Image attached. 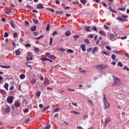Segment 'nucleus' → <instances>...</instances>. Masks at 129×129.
Here are the masks:
<instances>
[{
	"mask_svg": "<svg viewBox=\"0 0 129 129\" xmlns=\"http://www.w3.org/2000/svg\"><path fill=\"white\" fill-rule=\"evenodd\" d=\"M50 27V24H47V27H46V31H48L49 30Z\"/></svg>",
	"mask_w": 129,
	"mask_h": 129,
	"instance_id": "43",
	"label": "nucleus"
},
{
	"mask_svg": "<svg viewBox=\"0 0 129 129\" xmlns=\"http://www.w3.org/2000/svg\"><path fill=\"white\" fill-rule=\"evenodd\" d=\"M73 4L75 5V4H79V3L78 1H77L76 2L74 1V2H73Z\"/></svg>",
	"mask_w": 129,
	"mask_h": 129,
	"instance_id": "63",
	"label": "nucleus"
},
{
	"mask_svg": "<svg viewBox=\"0 0 129 129\" xmlns=\"http://www.w3.org/2000/svg\"><path fill=\"white\" fill-rule=\"evenodd\" d=\"M15 107H19L20 105V102H16L15 104Z\"/></svg>",
	"mask_w": 129,
	"mask_h": 129,
	"instance_id": "25",
	"label": "nucleus"
},
{
	"mask_svg": "<svg viewBox=\"0 0 129 129\" xmlns=\"http://www.w3.org/2000/svg\"><path fill=\"white\" fill-rule=\"evenodd\" d=\"M123 69H124V70H125L126 71L129 72V68L126 67H124V68H123Z\"/></svg>",
	"mask_w": 129,
	"mask_h": 129,
	"instance_id": "53",
	"label": "nucleus"
},
{
	"mask_svg": "<svg viewBox=\"0 0 129 129\" xmlns=\"http://www.w3.org/2000/svg\"><path fill=\"white\" fill-rule=\"evenodd\" d=\"M103 102L104 103V105H105V108L108 109L110 106V104L107 101L106 95L103 94Z\"/></svg>",
	"mask_w": 129,
	"mask_h": 129,
	"instance_id": "1",
	"label": "nucleus"
},
{
	"mask_svg": "<svg viewBox=\"0 0 129 129\" xmlns=\"http://www.w3.org/2000/svg\"><path fill=\"white\" fill-rule=\"evenodd\" d=\"M8 36H9V34L7 32H5L4 35V38H8Z\"/></svg>",
	"mask_w": 129,
	"mask_h": 129,
	"instance_id": "45",
	"label": "nucleus"
},
{
	"mask_svg": "<svg viewBox=\"0 0 129 129\" xmlns=\"http://www.w3.org/2000/svg\"><path fill=\"white\" fill-rule=\"evenodd\" d=\"M88 117V116L87 115H84L83 116V119L86 120Z\"/></svg>",
	"mask_w": 129,
	"mask_h": 129,
	"instance_id": "52",
	"label": "nucleus"
},
{
	"mask_svg": "<svg viewBox=\"0 0 129 129\" xmlns=\"http://www.w3.org/2000/svg\"><path fill=\"white\" fill-rule=\"evenodd\" d=\"M52 43V38H51L50 39H49V45H51Z\"/></svg>",
	"mask_w": 129,
	"mask_h": 129,
	"instance_id": "55",
	"label": "nucleus"
},
{
	"mask_svg": "<svg viewBox=\"0 0 129 129\" xmlns=\"http://www.w3.org/2000/svg\"><path fill=\"white\" fill-rule=\"evenodd\" d=\"M109 9H110V10L112 12H113V13H117V12H116L115 10H112V9H111V7L109 8Z\"/></svg>",
	"mask_w": 129,
	"mask_h": 129,
	"instance_id": "61",
	"label": "nucleus"
},
{
	"mask_svg": "<svg viewBox=\"0 0 129 129\" xmlns=\"http://www.w3.org/2000/svg\"><path fill=\"white\" fill-rule=\"evenodd\" d=\"M115 57H116V55L115 54H112L111 58H112L113 60H115Z\"/></svg>",
	"mask_w": 129,
	"mask_h": 129,
	"instance_id": "41",
	"label": "nucleus"
},
{
	"mask_svg": "<svg viewBox=\"0 0 129 129\" xmlns=\"http://www.w3.org/2000/svg\"><path fill=\"white\" fill-rule=\"evenodd\" d=\"M32 13H35L36 14H38V11L37 10H32Z\"/></svg>",
	"mask_w": 129,
	"mask_h": 129,
	"instance_id": "64",
	"label": "nucleus"
},
{
	"mask_svg": "<svg viewBox=\"0 0 129 129\" xmlns=\"http://www.w3.org/2000/svg\"><path fill=\"white\" fill-rule=\"evenodd\" d=\"M71 32L70 31L68 30L66 33H65V35L66 36H70L71 35Z\"/></svg>",
	"mask_w": 129,
	"mask_h": 129,
	"instance_id": "17",
	"label": "nucleus"
},
{
	"mask_svg": "<svg viewBox=\"0 0 129 129\" xmlns=\"http://www.w3.org/2000/svg\"><path fill=\"white\" fill-rule=\"evenodd\" d=\"M70 113L75 114L76 115H79L80 114V112L75 111H71Z\"/></svg>",
	"mask_w": 129,
	"mask_h": 129,
	"instance_id": "13",
	"label": "nucleus"
},
{
	"mask_svg": "<svg viewBox=\"0 0 129 129\" xmlns=\"http://www.w3.org/2000/svg\"><path fill=\"white\" fill-rule=\"evenodd\" d=\"M55 14L60 15L63 14V12H62V11H56Z\"/></svg>",
	"mask_w": 129,
	"mask_h": 129,
	"instance_id": "29",
	"label": "nucleus"
},
{
	"mask_svg": "<svg viewBox=\"0 0 129 129\" xmlns=\"http://www.w3.org/2000/svg\"><path fill=\"white\" fill-rule=\"evenodd\" d=\"M36 95L37 97H40L41 95V92H38L36 93Z\"/></svg>",
	"mask_w": 129,
	"mask_h": 129,
	"instance_id": "50",
	"label": "nucleus"
},
{
	"mask_svg": "<svg viewBox=\"0 0 129 129\" xmlns=\"http://www.w3.org/2000/svg\"><path fill=\"white\" fill-rule=\"evenodd\" d=\"M25 24L26 26H28L29 25V23L27 20L25 21Z\"/></svg>",
	"mask_w": 129,
	"mask_h": 129,
	"instance_id": "51",
	"label": "nucleus"
},
{
	"mask_svg": "<svg viewBox=\"0 0 129 129\" xmlns=\"http://www.w3.org/2000/svg\"><path fill=\"white\" fill-rule=\"evenodd\" d=\"M118 66H119V67H123V64H122V62H121V61H119L118 62V65H117Z\"/></svg>",
	"mask_w": 129,
	"mask_h": 129,
	"instance_id": "39",
	"label": "nucleus"
},
{
	"mask_svg": "<svg viewBox=\"0 0 129 129\" xmlns=\"http://www.w3.org/2000/svg\"><path fill=\"white\" fill-rule=\"evenodd\" d=\"M116 19L119 21H121V22H124L125 20L124 19H122L121 17H118L116 18Z\"/></svg>",
	"mask_w": 129,
	"mask_h": 129,
	"instance_id": "30",
	"label": "nucleus"
},
{
	"mask_svg": "<svg viewBox=\"0 0 129 129\" xmlns=\"http://www.w3.org/2000/svg\"><path fill=\"white\" fill-rule=\"evenodd\" d=\"M36 29H37V27L36 26H32L30 28V30L32 31H36Z\"/></svg>",
	"mask_w": 129,
	"mask_h": 129,
	"instance_id": "18",
	"label": "nucleus"
},
{
	"mask_svg": "<svg viewBox=\"0 0 129 129\" xmlns=\"http://www.w3.org/2000/svg\"><path fill=\"white\" fill-rule=\"evenodd\" d=\"M106 48L109 50V51H111V47H110L109 46H106Z\"/></svg>",
	"mask_w": 129,
	"mask_h": 129,
	"instance_id": "54",
	"label": "nucleus"
},
{
	"mask_svg": "<svg viewBox=\"0 0 129 129\" xmlns=\"http://www.w3.org/2000/svg\"><path fill=\"white\" fill-rule=\"evenodd\" d=\"M0 67H1L2 68L5 69H10V68H11V66H3V65H1Z\"/></svg>",
	"mask_w": 129,
	"mask_h": 129,
	"instance_id": "12",
	"label": "nucleus"
},
{
	"mask_svg": "<svg viewBox=\"0 0 129 129\" xmlns=\"http://www.w3.org/2000/svg\"><path fill=\"white\" fill-rule=\"evenodd\" d=\"M12 45H13V47H15L16 42H15L14 40H12Z\"/></svg>",
	"mask_w": 129,
	"mask_h": 129,
	"instance_id": "48",
	"label": "nucleus"
},
{
	"mask_svg": "<svg viewBox=\"0 0 129 129\" xmlns=\"http://www.w3.org/2000/svg\"><path fill=\"white\" fill-rule=\"evenodd\" d=\"M34 51L37 52H40V49L38 47H34Z\"/></svg>",
	"mask_w": 129,
	"mask_h": 129,
	"instance_id": "35",
	"label": "nucleus"
},
{
	"mask_svg": "<svg viewBox=\"0 0 129 129\" xmlns=\"http://www.w3.org/2000/svg\"><path fill=\"white\" fill-rule=\"evenodd\" d=\"M11 108L10 106H7L6 108H5V112L8 113L11 111Z\"/></svg>",
	"mask_w": 129,
	"mask_h": 129,
	"instance_id": "10",
	"label": "nucleus"
},
{
	"mask_svg": "<svg viewBox=\"0 0 129 129\" xmlns=\"http://www.w3.org/2000/svg\"><path fill=\"white\" fill-rule=\"evenodd\" d=\"M91 30H93V31H97V29L96 26H93V27L91 28Z\"/></svg>",
	"mask_w": 129,
	"mask_h": 129,
	"instance_id": "36",
	"label": "nucleus"
},
{
	"mask_svg": "<svg viewBox=\"0 0 129 129\" xmlns=\"http://www.w3.org/2000/svg\"><path fill=\"white\" fill-rule=\"evenodd\" d=\"M113 52L115 54H120V53L119 52V51H118L117 50H113Z\"/></svg>",
	"mask_w": 129,
	"mask_h": 129,
	"instance_id": "42",
	"label": "nucleus"
},
{
	"mask_svg": "<svg viewBox=\"0 0 129 129\" xmlns=\"http://www.w3.org/2000/svg\"><path fill=\"white\" fill-rule=\"evenodd\" d=\"M31 46V45L29 43H27L25 44L26 47H30Z\"/></svg>",
	"mask_w": 129,
	"mask_h": 129,
	"instance_id": "60",
	"label": "nucleus"
},
{
	"mask_svg": "<svg viewBox=\"0 0 129 129\" xmlns=\"http://www.w3.org/2000/svg\"><path fill=\"white\" fill-rule=\"evenodd\" d=\"M19 78L20 79H24L26 78L25 75L21 74L20 75Z\"/></svg>",
	"mask_w": 129,
	"mask_h": 129,
	"instance_id": "22",
	"label": "nucleus"
},
{
	"mask_svg": "<svg viewBox=\"0 0 129 129\" xmlns=\"http://www.w3.org/2000/svg\"><path fill=\"white\" fill-rule=\"evenodd\" d=\"M110 120L111 119L110 118H106L105 121V123L104 124V126H106L107 124L110 121Z\"/></svg>",
	"mask_w": 129,
	"mask_h": 129,
	"instance_id": "7",
	"label": "nucleus"
},
{
	"mask_svg": "<svg viewBox=\"0 0 129 129\" xmlns=\"http://www.w3.org/2000/svg\"><path fill=\"white\" fill-rule=\"evenodd\" d=\"M26 7H27V8H28L29 9H31L32 10L33 9V7H32V6H29V5H27Z\"/></svg>",
	"mask_w": 129,
	"mask_h": 129,
	"instance_id": "47",
	"label": "nucleus"
},
{
	"mask_svg": "<svg viewBox=\"0 0 129 129\" xmlns=\"http://www.w3.org/2000/svg\"><path fill=\"white\" fill-rule=\"evenodd\" d=\"M102 4L104 6V7H105V8L107 7V5L106 4V3L105 2H102Z\"/></svg>",
	"mask_w": 129,
	"mask_h": 129,
	"instance_id": "46",
	"label": "nucleus"
},
{
	"mask_svg": "<svg viewBox=\"0 0 129 129\" xmlns=\"http://www.w3.org/2000/svg\"><path fill=\"white\" fill-rule=\"evenodd\" d=\"M112 78H113V80L114 81V84L115 85H121V82L120 80H119L116 76H112Z\"/></svg>",
	"mask_w": 129,
	"mask_h": 129,
	"instance_id": "2",
	"label": "nucleus"
},
{
	"mask_svg": "<svg viewBox=\"0 0 129 129\" xmlns=\"http://www.w3.org/2000/svg\"><path fill=\"white\" fill-rule=\"evenodd\" d=\"M102 70L109 67V65L108 64H102Z\"/></svg>",
	"mask_w": 129,
	"mask_h": 129,
	"instance_id": "28",
	"label": "nucleus"
},
{
	"mask_svg": "<svg viewBox=\"0 0 129 129\" xmlns=\"http://www.w3.org/2000/svg\"><path fill=\"white\" fill-rule=\"evenodd\" d=\"M23 112L24 113H28L29 112V110L28 109H25L23 110Z\"/></svg>",
	"mask_w": 129,
	"mask_h": 129,
	"instance_id": "58",
	"label": "nucleus"
},
{
	"mask_svg": "<svg viewBox=\"0 0 129 129\" xmlns=\"http://www.w3.org/2000/svg\"><path fill=\"white\" fill-rule=\"evenodd\" d=\"M47 57L49 58H52L53 59H55L56 58V57L53 55H48Z\"/></svg>",
	"mask_w": 129,
	"mask_h": 129,
	"instance_id": "16",
	"label": "nucleus"
},
{
	"mask_svg": "<svg viewBox=\"0 0 129 129\" xmlns=\"http://www.w3.org/2000/svg\"><path fill=\"white\" fill-rule=\"evenodd\" d=\"M29 121H30V119H27L23 122V124H27Z\"/></svg>",
	"mask_w": 129,
	"mask_h": 129,
	"instance_id": "38",
	"label": "nucleus"
},
{
	"mask_svg": "<svg viewBox=\"0 0 129 129\" xmlns=\"http://www.w3.org/2000/svg\"><path fill=\"white\" fill-rule=\"evenodd\" d=\"M49 107H50L49 105L46 106L43 108V110H42V111L44 112L46 111L49 108Z\"/></svg>",
	"mask_w": 129,
	"mask_h": 129,
	"instance_id": "34",
	"label": "nucleus"
},
{
	"mask_svg": "<svg viewBox=\"0 0 129 129\" xmlns=\"http://www.w3.org/2000/svg\"><path fill=\"white\" fill-rule=\"evenodd\" d=\"M57 31H54L53 33H52V36H56V35H57Z\"/></svg>",
	"mask_w": 129,
	"mask_h": 129,
	"instance_id": "49",
	"label": "nucleus"
},
{
	"mask_svg": "<svg viewBox=\"0 0 129 129\" xmlns=\"http://www.w3.org/2000/svg\"><path fill=\"white\" fill-rule=\"evenodd\" d=\"M93 47H90V48L88 49L87 51L88 52H90V51H92Z\"/></svg>",
	"mask_w": 129,
	"mask_h": 129,
	"instance_id": "57",
	"label": "nucleus"
},
{
	"mask_svg": "<svg viewBox=\"0 0 129 129\" xmlns=\"http://www.w3.org/2000/svg\"><path fill=\"white\" fill-rule=\"evenodd\" d=\"M97 51H98V47H97V46H95V47H94V49H93V50L92 51V54H94L96 52H97Z\"/></svg>",
	"mask_w": 129,
	"mask_h": 129,
	"instance_id": "8",
	"label": "nucleus"
},
{
	"mask_svg": "<svg viewBox=\"0 0 129 129\" xmlns=\"http://www.w3.org/2000/svg\"><path fill=\"white\" fill-rule=\"evenodd\" d=\"M110 39L112 41H115L116 40L114 34L112 33L110 34Z\"/></svg>",
	"mask_w": 129,
	"mask_h": 129,
	"instance_id": "5",
	"label": "nucleus"
},
{
	"mask_svg": "<svg viewBox=\"0 0 129 129\" xmlns=\"http://www.w3.org/2000/svg\"><path fill=\"white\" fill-rule=\"evenodd\" d=\"M74 52V50H73L72 49H68L67 50V53H73Z\"/></svg>",
	"mask_w": 129,
	"mask_h": 129,
	"instance_id": "21",
	"label": "nucleus"
},
{
	"mask_svg": "<svg viewBox=\"0 0 129 129\" xmlns=\"http://www.w3.org/2000/svg\"><path fill=\"white\" fill-rule=\"evenodd\" d=\"M50 127V125H47L45 126V127L44 128V129H49Z\"/></svg>",
	"mask_w": 129,
	"mask_h": 129,
	"instance_id": "56",
	"label": "nucleus"
},
{
	"mask_svg": "<svg viewBox=\"0 0 129 129\" xmlns=\"http://www.w3.org/2000/svg\"><path fill=\"white\" fill-rule=\"evenodd\" d=\"M11 13H12V10H7V11L5 12V14L9 15Z\"/></svg>",
	"mask_w": 129,
	"mask_h": 129,
	"instance_id": "23",
	"label": "nucleus"
},
{
	"mask_svg": "<svg viewBox=\"0 0 129 129\" xmlns=\"http://www.w3.org/2000/svg\"><path fill=\"white\" fill-rule=\"evenodd\" d=\"M104 28H105V29H106V30H109V27L108 26H106V25H104Z\"/></svg>",
	"mask_w": 129,
	"mask_h": 129,
	"instance_id": "59",
	"label": "nucleus"
},
{
	"mask_svg": "<svg viewBox=\"0 0 129 129\" xmlns=\"http://www.w3.org/2000/svg\"><path fill=\"white\" fill-rule=\"evenodd\" d=\"M99 33L100 35L103 36V37H106V33L102 30H100Z\"/></svg>",
	"mask_w": 129,
	"mask_h": 129,
	"instance_id": "9",
	"label": "nucleus"
},
{
	"mask_svg": "<svg viewBox=\"0 0 129 129\" xmlns=\"http://www.w3.org/2000/svg\"><path fill=\"white\" fill-rule=\"evenodd\" d=\"M49 85V81H44V83H43V85H44L45 86H47Z\"/></svg>",
	"mask_w": 129,
	"mask_h": 129,
	"instance_id": "19",
	"label": "nucleus"
},
{
	"mask_svg": "<svg viewBox=\"0 0 129 129\" xmlns=\"http://www.w3.org/2000/svg\"><path fill=\"white\" fill-rule=\"evenodd\" d=\"M10 24H11V26L12 28H15V24L14 20H10Z\"/></svg>",
	"mask_w": 129,
	"mask_h": 129,
	"instance_id": "6",
	"label": "nucleus"
},
{
	"mask_svg": "<svg viewBox=\"0 0 129 129\" xmlns=\"http://www.w3.org/2000/svg\"><path fill=\"white\" fill-rule=\"evenodd\" d=\"M14 97L12 96H10L7 98V102L9 104H12L13 102Z\"/></svg>",
	"mask_w": 129,
	"mask_h": 129,
	"instance_id": "3",
	"label": "nucleus"
},
{
	"mask_svg": "<svg viewBox=\"0 0 129 129\" xmlns=\"http://www.w3.org/2000/svg\"><path fill=\"white\" fill-rule=\"evenodd\" d=\"M14 37H15V38L18 37V33H14Z\"/></svg>",
	"mask_w": 129,
	"mask_h": 129,
	"instance_id": "62",
	"label": "nucleus"
},
{
	"mask_svg": "<svg viewBox=\"0 0 129 129\" xmlns=\"http://www.w3.org/2000/svg\"><path fill=\"white\" fill-rule=\"evenodd\" d=\"M37 8L39 9H44V7L43 6V4H39L37 5Z\"/></svg>",
	"mask_w": 129,
	"mask_h": 129,
	"instance_id": "11",
	"label": "nucleus"
},
{
	"mask_svg": "<svg viewBox=\"0 0 129 129\" xmlns=\"http://www.w3.org/2000/svg\"><path fill=\"white\" fill-rule=\"evenodd\" d=\"M33 59V57H32V54L29 53L28 55H27V57H26V60L27 61H30L32 60Z\"/></svg>",
	"mask_w": 129,
	"mask_h": 129,
	"instance_id": "4",
	"label": "nucleus"
},
{
	"mask_svg": "<svg viewBox=\"0 0 129 129\" xmlns=\"http://www.w3.org/2000/svg\"><path fill=\"white\" fill-rule=\"evenodd\" d=\"M96 68L99 70H102V64L97 65Z\"/></svg>",
	"mask_w": 129,
	"mask_h": 129,
	"instance_id": "26",
	"label": "nucleus"
},
{
	"mask_svg": "<svg viewBox=\"0 0 129 129\" xmlns=\"http://www.w3.org/2000/svg\"><path fill=\"white\" fill-rule=\"evenodd\" d=\"M121 18L124 19H126L128 18V16L127 15H121Z\"/></svg>",
	"mask_w": 129,
	"mask_h": 129,
	"instance_id": "32",
	"label": "nucleus"
},
{
	"mask_svg": "<svg viewBox=\"0 0 129 129\" xmlns=\"http://www.w3.org/2000/svg\"><path fill=\"white\" fill-rule=\"evenodd\" d=\"M80 2L82 3V4L84 5L86 4V0H80Z\"/></svg>",
	"mask_w": 129,
	"mask_h": 129,
	"instance_id": "44",
	"label": "nucleus"
},
{
	"mask_svg": "<svg viewBox=\"0 0 129 129\" xmlns=\"http://www.w3.org/2000/svg\"><path fill=\"white\" fill-rule=\"evenodd\" d=\"M91 27L90 26H86L85 27V30L88 31V32H91V30H90V28Z\"/></svg>",
	"mask_w": 129,
	"mask_h": 129,
	"instance_id": "15",
	"label": "nucleus"
},
{
	"mask_svg": "<svg viewBox=\"0 0 129 129\" xmlns=\"http://www.w3.org/2000/svg\"><path fill=\"white\" fill-rule=\"evenodd\" d=\"M8 86L9 84L7 83H5L4 85V88L6 89V90L8 91Z\"/></svg>",
	"mask_w": 129,
	"mask_h": 129,
	"instance_id": "24",
	"label": "nucleus"
},
{
	"mask_svg": "<svg viewBox=\"0 0 129 129\" xmlns=\"http://www.w3.org/2000/svg\"><path fill=\"white\" fill-rule=\"evenodd\" d=\"M15 54H16V55H19L21 54V52L20 50H17L15 52Z\"/></svg>",
	"mask_w": 129,
	"mask_h": 129,
	"instance_id": "33",
	"label": "nucleus"
},
{
	"mask_svg": "<svg viewBox=\"0 0 129 129\" xmlns=\"http://www.w3.org/2000/svg\"><path fill=\"white\" fill-rule=\"evenodd\" d=\"M81 48H82V50L83 51H85L86 50V46L85 44H82L81 45Z\"/></svg>",
	"mask_w": 129,
	"mask_h": 129,
	"instance_id": "14",
	"label": "nucleus"
},
{
	"mask_svg": "<svg viewBox=\"0 0 129 129\" xmlns=\"http://www.w3.org/2000/svg\"><path fill=\"white\" fill-rule=\"evenodd\" d=\"M40 60L42 61H48V59L47 57H43V58H41Z\"/></svg>",
	"mask_w": 129,
	"mask_h": 129,
	"instance_id": "40",
	"label": "nucleus"
},
{
	"mask_svg": "<svg viewBox=\"0 0 129 129\" xmlns=\"http://www.w3.org/2000/svg\"><path fill=\"white\" fill-rule=\"evenodd\" d=\"M44 35H40L39 37L36 38V40H40V39H41V38H44Z\"/></svg>",
	"mask_w": 129,
	"mask_h": 129,
	"instance_id": "31",
	"label": "nucleus"
},
{
	"mask_svg": "<svg viewBox=\"0 0 129 129\" xmlns=\"http://www.w3.org/2000/svg\"><path fill=\"white\" fill-rule=\"evenodd\" d=\"M60 110V108H56L53 110V112H58Z\"/></svg>",
	"mask_w": 129,
	"mask_h": 129,
	"instance_id": "27",
	"label": "nucleus"
},
{
	"mask_svg": "<svg viewBox=\"0 0 129 129\" xmlns=\"http://www.w3.org/2000/svg\"><path fill=\"white\" fill-rule=\"evenodd\" d=\"M32 20L34 24H37L38 23V20H37V19H32Z\"/></svg>",
	"mask_w": 129,
	"mask_h": 129,
	"instance_id": "37",
	"label": "nucleus"
},
{
	"mask_svg": "<svg viewBox=\"0 0 129 129\" xmlns=\"http://www.w3.org/2000/svg\"><path fill=\"white\" fill-rule=\"evenodd\" d=\"M118 10L119 11H122V12H125V10H126V9L124 7H122V8H118Z\"/></svg>",
	"mask_w": 129,
	"mask_h": 129,
	"instance_id": "20",
	"label": "nucleus"
}]
</instances>
